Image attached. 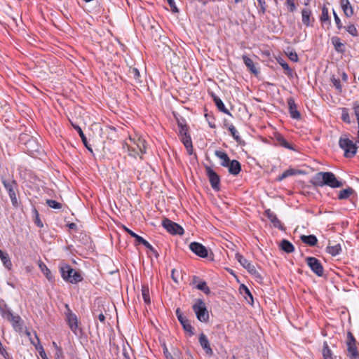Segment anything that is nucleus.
I'll return each mask as SVG.
<instances>
[{"label": "nucleus", "mask_w": 359, "mask_h": 359, "mask_svg": "<svg viewBox=\"0 0 359 359\" xmlns=\"http://www.w3.org/2000/svg\"><path fill=\"white\" fill-rule=\"evenodd\" d=\"M124 230L130 234L132 237L135 238V242L137 244H142L144 245L147 249L149 250H153V247L149 244L148 241H147L145 239H144L142 237L138 236L137 233L129 229L128 228L124 226Z\"/></svg>", "instance_id": "16"}, {"label": "nucleus", "mask_w": 359, "mask_h": 359, "mask_svg": "<svg viewBox=\"0 0 359 359\" xmlns=\"http://www.w3.org/2000/svg\"><path fill=\"white\" fill-rule=\"evenodd\" d=\"M126 146L128 147V154L130 156L136 158V156L140 154V151H137L136 149H134L133 145H128L126 144Z\"/></svg>", "instance_id": "46"}, {"label": "nucleus", "mask_w": 359, "mask_h": 359, "mask_svg": "<svg viewBox=\"0 0 359 359\" xmlns=\"http://www.w3.org/2000/svg\"><path fill=\"white\" fill-rule=\"evenodd\" d=\"M306 262L314 273L320 277L323 276L324 269L323 265L318 259L313 257H308L306 258Z\"/></svg>", "instance_id": "9"}, {"label": "nucleus", "mask_w": 359, "mask_h": 359, "mask_svg": "<svg viewBox=\"0 0 359 359\" xmlns=\"http://www.w3.org/2000/svg\"><path fill=\"white\" fill-rule=\"evenodd\" d=\"M73 127L77 130V132L79 134V136L81 137L82 142L85 147L88 149V151H90L91 153H93V149L90 147V145L88 144L86 137L85 136L82 129L79 126H76L72 123Z\"/></svg>", "instance_id": "26"}, {"label": "nucleus", "mask_w": 359, "mask_h": 359, "mask_svg": "<svg viewBox=\"0 0 359 359\" xmlns=\"http://www.w3.org/2000/svg\"><path fill=\"white\" fill-rule=\"evenodd\" d=\"M287 173L285 171V172H283L282 173V175H280V176L278 177L277 180H278V181H282V180H283L285 178H286V177H287Z\"/></svg>", "instance_id": "60"}, {"label": "nucleus", "mask_w": 359, "mask_h": 359, "mask_svg": "<svg viewBox=\"0 0 359 359\" xmlns=\"http://www.w3.org/2000/svg\"><path fill=\"white\" fill-rule=\"evenodd\" d=\"M243 60L246 67L252 73H253L255 75H257L259 73L258 70L255 67L253 61L250 57H248L246 55H243Z\"/></svg>", "instance_id": "27"}, {"label": "nucleus", "mask_w": 359, "mask_h": 359, "mask_svg": "<svg viewBox=\"0 0 359 359\" xmlns=\"http://www.w3.org/2000/svg\"><path fill=\"white\" fill-rule=\"evenodd\" d=\"M0 258L4 266L8 269H11V267L12 266V263L8 253L4 252L1 255H0Z\"/></svg>", "instance_id": "37"}, {"label": "nucleus", "mask_w": 359, "mask_h": 359, "mask_svg": "<svg viewBox=\"0 0 359 359\" xmlns=\"http://www.w3.org/2000/svg\"><path fill=\"white\" fill-rule=\"evenodd\" d=\"M348 338L350 339L349 341L355 342V340L353 334L351 332H348Z\"/></svg>", "instance_id": "63"}, {"label": "nucleus", "mask_w": 359, "mask_h": 359, "mask_svg": "<svg viewBox=\"0 0 359 359\" xmlns=\"http://www.w3.org/2000/svg\"><path fill=\"white\" fill-rule=\"evenodd\" d=\"M236 259L237 261L241 264V265L248 270V271L252 274L254 275L257 278H261L260 275L257 272L255 265L252 264L250 262H249L243 256H242L239 253L236 254Z\"/></svg>", "instance_id": "10"}, {"label": "nucleus", "mask_w": 359, "mask_h": 359, "mask_svg": "<svg viewBox=\"0 0 359 359\" xmlns=\"http://www.w3.org/2000/svg\"><path fill=\"white\" fill-rule=\"evenodd\" d=\"M239 290H240V292L241 294H245L246 296L245 297V298H247V297H249V298L250 299V300L252 302L253 301V297H252V295L250 291V290L243 284H242L241 286H240V288H239Z\"/></svg>", "instance_id": "41"}, {"label": "nucleus", "mask_w": 359, "mask_h": 359, "mask_svg": "<svg viewBox=\"0 0 359 359\" xmlns=\"http://www.w3.org/2000/svg\"><path fill=\"white\" fill-rule=\"evenodd\" d=\"M163 353L167 359H172V356L169 353V351L165 346H164V348H163Z\"/></svg>", "instance_id": "58"}, {"label": "nucleus", "mask_w": 359, "mask_h": 359, "mask_svg": "<svg viewBox=\"0 0 359 359\" xmlns=\"http://www.w3.org/2000/svg\"><path fill=\"white\" fill-rule=\"evenodd\" d=\"M205 170L212 188L215 191H219L220 183L219 176L210 167H206Z\"/></svg>", "instance_id": "13"}, {"label": "nucleus", "mask_w": 359, "mask_h": 359, "mask_svg": "<svg viewBox=\"0 0 359 359\" xmlns=\"http://www.w3.org/2000/svg\"><path fill=\"white\" fill-rule=\"evenodd\" d=\"M349 5H351V4H350V2L348 0H341V7H343L344 6H349Z\"/></svg>", "instance_id": "61"}, {"label": "nucleus", "mask_w": 359, "mask_h": 359, "mask_svg": "<svg viewBox=\"0 0 359 359\" xmlns=\"http://www.w3.org/2000/svg\"><path fill=\"white\" fill-rule=\"evenodd\" d=\"M264 215L268 217L273 226L278 229H283L282 224L278 219L276 214L273 212L270 209L266 210Z\"/></svg>", "instance_id": "19"}, {"label": "nucleus", "mask_w": 359, "mask_h": 359, "mask_svg": "<svg viewBox=\"0 0 359 359\" xmlns=\"http://www.w3.org/2000/svg\"><path fill=\"white\" fill-rule=\"evenodd\" d=\"M227 168L229 172L233 175H237L241 170V165L237 160H232Z\"/></svg>", "instance_id": "20"}, {"label": "nucleus", "mask_w": 359, "mask_h": 359, "mask_svg": "<svg viewBox=\"0 0 359 359\" xmlns=\"http://www.w3.org/2000/svg\"><path fill=\"white\" fill-rule=\"evenodd\" d=\"M339 145L344 151V156L346 158H351L355 155L356 144L348 138L341 137L339 140Z\"/></svg>", "instance_id": "4"}, {"label": "nucleus", "mask_w": 359, "mask_h": 359, "mask_svg": "<svg viewBox=\"0 0 359 359\" xmlns=\"http://www.w3.org/2000/svg\"><path fill=\"white\" fill-rule=\"evenodd\" d=\"M331 41L336 51L340 53H343L345 51L344 45L340 41V39L339 37L333 36Z\"/></svg>", "instance_id": "25"}, {"label": "nucleus", "mask_w": 359, "mask_h": 359, "mask_svg": "<svg viewBox=\"0 0 359 359\" xmlns=\"http://www.w3.org/2000/svg\"><path fill=\"white\" fill-rule=\"evenodd\" d=\"M197 319L201 322H207L209 319V314L203 300L198 299L192 306Z\"/></svg>", "instance_id": "5"}, {"label": "nucleus", "mask_w": 359, "mask_h": 359, "mask_svg": "<svg viewBox=\"0 0 359 359\" xmlns=\"http://www.w3.org/2000/svg\"><path fill=\"white\" fill-rule=\"evenodd\" d=\"M354 190L351 187H348L345 189L341 190L339 193L338 198L340 200L347 199L352 195Z\"/></svg>", "instance_id": "31"}, {"label": "nucleus", "mask_w": 359, "mask_h": 359, "mask_svg": "<svg viewBox=\"0 0 359 359\" xmlns=\"http://www.w3.org/2000/svg\"><path fill=\"white\" fill-rule=\"evenodd\" d=\"M301 240L302 241L309 245V246H315L318 243V239L316 236L314 235H309V236H305L302 235L301 236Z\"/></svg>", "instance_id": "22"}, {"label": "nucleus", "mask_w": 359, "mask_h": 359, "mask_svg": "<svg viewBox=\"0 0 359 359\" xmlns=\"http://www.w3.org/2000/svg\"><path fill=\"white\" fill-rule=\"evenodd\" d=\"M65 307L67 308L66 312V320L68 323V325L71 330L75 334H77L78 330V318L76 316L72 313V311L69 308V306L66 304Z\"/></svg>", "instance_id": "11"}, {"label": "nucleus", "mask_w": 359, "mask_h": 359, "mask_svg": "<svg viewBox=\"0 0 359 359\" xmlns=\"http://www.w3.org/2000/svg\"><path fill=\"white\" fill-rule=\"evenodd\" d=\"M331 81H332V82L333 83V86L336 88V89L339 92H341L342 86L341 85L340 80L339 79H336L334 77H332Z\"/></svg>", "instance_id": "49"}, {"label": "nucleus", "mask_w": 359, "mask_h": 359, "mask_svg": "<svg viewBox=\"0 0 359 359\" xmlns=\"http://www.w3.org/2000/svg\"><path fill=\"white\" fill-rule=\"evenodd\" d=\"M162 225L171 234L182 235L184 233V229L180 225L168 218L162 221Z\"/></svg>", "instance_id": "8"}, {"label": "nucleus", "mask_w": 359, "mask_h": 359, "mask_svg": "<svg viewBox=\"0 0 359 359\" xmlns=\"http://www.w3.org/2000/svg\"><path fill=\"white\" fill-rule=\"evenodd\" d=\"M348 356L351 358H356L358 356L355 342L348 341Z\"/></svg>", "instance_id": "29"}, {"label": "nucleus", "mask_w": 359, "mask_h": 359, "mask_svg": "<svg viewBox=\"0 0 359 359\" xmlns=\"http://www.w3.org/2000/svg\"><path fill=\"white\" fill-rule=\"evenodd\" d=\"M323 356L324 359H334L327 341L323 343Z\"/></svg>", "instance_id": "34"}, {"label": "nucleus", "mask_w": 359, "mask_h": 359, "mask_svg": "<svg viewBox=\"0 0 359 359\" xmlns=\"http://www.w3.org/2000/svg\"><path fill=\"white\" fill-rule=\"evenodd\" d=\"M68 226L71 229H76V224L75 223H70L68 224Z\"/></svg>", "instance_id": "64"}, {"label": "nucleus", "mask_w": 359, "mask_h": 359, "mask_svg": "<svg viewBox=\"0 0 359 359\" xmlns=\"http://www.w3.org/2000/svg\"><path fill=\"white\" fill-rule=\"evenodd\" d=\"M36 348L39 350V355L41 357L42 359H48L43 348L41 346L40 348Z\"/></svg>", "instance_id": "55"}, {"label": "nucleus", "mask_w": 359, "mask_h": 359, "mask_svg": "<svg viewBox=\"0 0 359 359\" xmlns=\"http://www.w3.org/2000/svg\"><path fill=\"white\" fill-rule=\"evenodd\" d=\"M180 276H181V272L180 271H178L175 269L172 270L171 278L175 283H177L179 282L178 278Z\"/></svg>", "instance_id": "48"}, {"label": "nucleus", "mask_w": 359, "mask_h": 359, "mask_svg": "<svg viewBox=\"0 0 359 359\" xmlns=\"http://www.w3.org/2000/svg\"><path fill=\"white\" fill-rule=\"evenodd\" d=\"M60 273L65 280L72 284L77 283L83 279L81 273L76 271L69 264H62L60 266Z\"/></svg>", "instance_id": "2"}, {"label": "nucleus", "mask_w": 359, "mask_h": 359, "mask_svg": "<svg viewBox=\"0 0 359 359\" xmlns=\"http://www.w3.org/2000/svg\"><path fill=\"white\" fill-rule=\"evenodd\" d=\"M98 319L102 322V323H104V320H105V316L104 315L101 313L98 315Z\"/></svg>", "instance_id": "62"}, {"label": "nucleus", "mask_w": 359, "mask_h": 359, "mask_svg": "<svg viewBox=\"0 0 359 359\" xmlns=\"http://www.w3.org/2000/svg\"><path fill=\"white\" fill-rule=\"evenodd\" d=\"M333 15H334V21H335L337 28L339 29H341L343 27V26H342V23L341 22L340 18H339V16L337 15V14L335 13L334 11H333Z\"/></svg>", "instance_id": "50"}, {"label": "nucleus", "mask_w": 359, "mask_h": 359, "mask_svg": "<svg viewBox=\"0 0 359 359\" xmlns=\"http://www.w3.org/2000/svg\"><path fill=\"white\" fill-rule=\"evenodd\" d=\"M280 247L282 250L287 253H291L294 250L293 245L287 240L283 239L280 243Z\"/></svg>", "instance_id": "28"}, {"label": "nucleus", "mask_w": 359, "mask_h": 359, "mask_svg": "<svg viewBox=\"0 0 359 359\" xmlns=\"http://www.w3.org/2000/svg\"><path fill=\"white\" fill-rule=\"evenodd\" d=\"M343 9V11L344 13V15L347 18H350L353 14V9L351 5L349 6H344L341 7Z\"/></svg>", "instance_id": "43"}, {"label": "nucleus", "mask_w": 359, "mask_h": 359, "mask_svg": "<svg viewBox=\"0 0 359 359\" xmlns=\"http://www.w3.org/2000/svg\"><path fill=\"white\" fill-rule=\"evenodd\" d=\"M198 339L201 347L205 350V353L209 355H212L213 354V351L210 346L207 337L203 333H201Z\"/></svg>", "instance_id": "18"}, {"label": "nucleus", "mask_w": 359, "mask_h": 359, "mask_svg": "<svg viewBox=\"0 0 359 359\" xmlns=\"http://www.w3.org/2000/svg\"><path fill=\"white\" fill-rule=\"evenodd\" d=\"M279 142H280V144L283 147H285V148H287V149H292V147H291V145L290 144V143H289L288 142H287L284 138H283V137H282V138H280V139L279 140Z\"/></svg>", "instance_id": "52"}, {"label": "nucleus", "mask_w": 359, "mask_h": 359, "mask_svg": "<svg viewBox=\"0 0 359 359\" xmlns=\"http://www.w3.org/2000/svg\"><path fill=\"white\" fill-rule=\"evenodd\" d=\"M3 316L10 321L15 330L22 329V320L20 316H14L10 310H5L2 313Z\"/></svg>", "instance_id": "12"}, {"label": "nucleus", "mask_w": 359, "mask_h": 359, "mask_svg": "<svg viewBox=\"0 0 359 359\" xmlns=\"http://www.w3.org/2000/svg\"><path fill=\"white\" fill-rule=\"evenodd\" d=\"M179 134L181 136V140L185 146L189 155L193 153V146L190 135L188 134V126L178 123Z\"/></svg>", "instance_id": "6"}, {"label": "nucleus", "mask_w": 359, "mask_h": 359, "mask_svg": "<svg viewBox=\"0 0 359 359\" xmlns=\"http://www.w3.org/2000/svg\"><path fill=\"white\" fill-rule=\"evenodd\" d=\"M341 250L340 244H337L333 246H327V252L332 255V256H336L339 254L340 251Z\"/></svg>", "instance_id": "35"}, {"label": "nucleus", "mask_w": 359, "mask_h": 359, "mask_svg": "<svg viewBox=\"0 0 359 359\" xmlns=\"http://www.w3.org/2000/svg\"><path fill=\"white\" fill-rule=\"evenodd\" d=\"M189 249L196 255L202 258L208 257V250L201 243L192 242L189 244Z\"/></svg>", "instance_id": "14"}, {"label": "nucleus", "mask_w": 359, "mask_h": 359, "mask_svg": "<svg viewBox=\"0 0 359 359\" xmlns=\"http://www.w3.org/2000/svg\"><path fill=\"white\" fill-rule=\"evenodd\" d=\"M353 109H354V113L356 116V118L358 119L359 118V103H358L357 102L353 103Z\"/></svg>", "instance_id": "57"}, {"label": "nucleus", "mask_w": 359, "mask_h": 359, "mask_svg": "<svg viewBox=\"0 0 359 359\" xmlns=\"http://www.w3.org/2000/svg\"><path fill=\"white\" fill-rule=\"evenodd\" d=\"M128 76L130 78L134 79L135 82L137 83H141L142 81L140 79V74L139 70L135 67H130L128 70Z\"/></svg>", "instance_id": "24"}, {"label": "nucleus", "mask_w": 359, "mask_h": 359, "mask_svg": "<svg viewBox=\"0 0 359 359\" xmlns=\"http://www.w3.org/2000/svg\"><path fill=\"white\" fill-rule=\"evenodd\" d=\"M215 154L217 157H218L219 158H220L222 160V162H221L222 166L226 167V168H227L229 166V163H231V161L230 160L228 155L225 152H224L222 151L217 150V151H215Z\"/></svg>", "instance_id": "21"}, {"label": "nucleus", "mask_w": 359, "mask_h": 359, "mask_svg": "<svg viewBox=\"0 0 359 359\" xmlns=\"http://www.w3.org/2000/svg\"><path fill=\"white\" fill-rule=\"evenodd\" d=\"M2 184L6 189L14 207H18L19 202L17 199L16 192L18 191V184L13 180H2Z\"/></svg>", "instance_id": "3"}, {"label": "nucleus", "mask_w": 359, "mask_h": 359, "mask_svg": "<svg viewBox=\"0 0 359 359\" xmlns=\"http://www.w3.org/2000/svg\"><path fill=\"white\" fill-rule=\"evenodd\" d=\"M258 4L260 6L261 11L262 13H264L266 10V5L264 0H257Z\"/></svg>", "instance_id": "51"}, {"label": "nucleus", "mask_w": 359, "mask_h": 359, "mask_svg": "<svg viewBox=\"0 0 359 359\" xmlns=\"http://www.w3.org/2000/svg\"><path fill=\"white\" fill-rule=\"evenodd\" d=\"M287 4L290 6V11L293 12L295 10L294 0H287Z\"/></svg>", "instance_id": "59"}, {"label": "nucleus", "mask_w": 359, "mask_h": 359, "mask_svg": "<svg viewBox=\"0 0 359 359\" xmlns=\"http://www.w3.org/2000/svg\"><path fill=\"white\" fill-rule=\"evenodd\" d=\"M320 20L322 23H327L328 26L330 25V20L328 15V9L325 6H323L322 8V13L320 18Z\"/></svg>", "instance_id": "33"}, {"label": "nucleus", "mask_w": 359, "mask_h": 359, "mask_svg": "<svg viewBox=\"0 0 359 359\" xmlns=\"http://www.w3.org/2000/svg\"><path fill=\"white\" fill-rule=\"evenodd\" d=\"M20 141L24 142L25 146V150L29 154H34L35 152H38L39 150V144L36 140L32 137L27 134H22L20 137Z\"/></svg>", "instance_id": "7"}, {"label": "nucleus", "mask_w": 359, "mask_h": 359, "mask_svg": "<svg viewBox=\"0 0 359 359\" xmlns=\"http://www.w3.org/2000/svg\"><path fill=\"white\" fill-rule=\"evenodd\" d=\"M167 1L169 4L172 12H174V13L178 12V9L175 6L174 0H167Z\"/></svg>", "instance_id": "56"}, {"label": "nucleus", "mask_w": 359, "mask_h": 359, "mask_svg": "<svg viewBox=\"0 0 359 359\" xmlns=\"http://www.w3.org/2000/svg\"><path fill=\"white\" fill-rule=\"evenodd\" d=\"M279 63L282 66V67L285 70V74L288 76H292V71L291 68L289 67L288 64L284 62L283 60L280 61Z\"/></svg>", "instance_id": "47"}, {"label": "nucleus", "mask_w": 359, "mask_h": 359, "mask_svg": "<svg viewBox=\"0 0 359 359\" xmlns=\"http://www.w3.org/2000/svg\"><path fill=\"white\" fill-rule=\"evenodd\" d=\"M46 204L50 208H53V209H60L62 207V203L57 202L56 201L52 200V199H47Z\"/></svg>", "instance_id": "42"}, {"label": "nucleus", "mask_w": 359, "mask_h": 359, "mask_svg": "<svg viewBox=\"0 0 359 359\" xmlns=\"http://www.w3.org/2000/svg\"><path fill=\"white\" fill-rule=\"evenodd\" d=\"M229 130L230 131L231 133V135L233 136V137L234 138V140L238 142V143H241V138L240 137V136L238 135V132L236 129V128L233 126V125H230L229 126Z\"/></svg>", "instance_id": "40"}, {"label": "nucleus", "mask_w": 359, "mask_h": 359, "mask_svg": "<svg viewBox=\"0 0 359 359\" xmlns=\"http://www.w3.org/2000/svg\"><path fill=\"white\" fill-rule=\"evenodd\" d=\"M289 58L293 62H297L299 60L298 55L296 52L291 51L288 55Z\"/></svg>", "instance_id": "54"}, {"label": "nucleus", "mask_w": 359, "mask_h": 359, "mask_svg": "<svg viewBox=\"0 0 359 359\" xmlns=\"http://www.w3.org/2000/svg\"><path fill=\"white\" fill-rule=\"evenodd\" d=\"M176 315H177V317L179 321L180 322L181 325H182L184 330L185 331L189 332V334L191 335H193L194 334L193 327L191 325L189 320L183 316L180 309H177L176 310Z\"/></svg>", "instance_id": "15"}, {"label": "nucleus", "mask_w": 359, "mask_h": 359, "mask_svg": "<svg viewBox=\"0 0 359 359\" xmlns=\"http://www.w3.org/2000/svg\"><path fill=\"white\" fill-rule=\"evenodd\" d=\"M134 144H136V147L141 154L140 158H142V155L146 153V142L141 138H138L136 142L134 141Z\"/></svg>", "instance_id": "30"}, {"label": "nucleus", "mask_w": 359, "mask_h": 359, "mask_svg": "<svg viewBox=\"0 0 359 359\" xmlns=\"http://www.w3.org/2000/svg\"><path fill=\"white\" fill-rule=\"evenodd\" d=\"M212 98H213V100L215 103V105L217 106V109L224 113V114H229V115H231L230 112L229 111V110L225 107L223 102L222 101V100L220 98H219L217 96L215 95L214 94L212 95Z\"/></svg>", "instance_id": "23"}, {"label": "nucleus", "mask_w": 359, "mask_h": 359, "mask_svg": "<svg viewBox=\"0 0 359 359\" xmlns=\"http://www.w3.org/2000/svg\"><path fill=\"white\" fill-rule=\"evenodd\" d=\"M142 295L144 299V302L147 304H149L151 302L150 297H149V287L146 285H143L142 287Z\"/></svg>", "instance_id": "36"}, {"label": "nucleus", "mask_w": 359, "mask_h": 359, "mask_svg": "<svg viewBox=\"0 0 359 359\" xmlns=\"http://www.w3.org/2000/svg\"><path fill=\"white\" fill-rule=\"evenodd\" d=\"M341 119L343 121L347 123H351V119L348 114V111L346 108H342Z\"/></svg>", "instance_id": "44"}, {"label": "nucleus", "mask_w": 359, "mask_h": 359, "mask_svg": "<svg viewBox=\"0 0 359 359\" xmlns=\"http://www.w3.org/2000/svg\"><path fill=\"white\" fill-rule=\"evenodd\" d=\"M310 182L315 187L326 185L332 188H338L343 186V183L339 181L334 174L331 172H319L312 177Z\"/></svg>", "instance_id": "1"}, {"label": "nucleus", "mask_w": 359, "mask_h": 359, "mask_svg": "<svg viewBox=\"0 0 359 359\" xmlns=\"http://www.w3.org/2000/svg\"><path fill=\"white\" fill-rule=\"evenodd\" d=\"M344 29H346V31L347 32H348L353 36H358V30L353 24H350V25L344 27Z\"/></svg>", "instance_id": "39"}, {"label": "nucleus", "mask_w": 359, "mask_h": 359, "mask_svg": "<svg viewBox=\"0 0 359 359\" xmlns=\"http://www.w3.org/2000/svg\"><path fill=\"white\" fill-rule=\"evenodd\" d=\"M311 14V12L309 9H303L302 11V22L306 26H310L311 25L310 19Z\"/></svg>", "instance_id": "32"}, {"label": "nucleus", "mask_w": 359, "mask_h": 359, "mask_svg": "<svg viewBox=\"0 0 359 359\" xmlns=\"http://www.w3.org/2000/svg\"><path fill=\"white\" fill-rule=\"evenodd\" d=\"M196 287L198 290L203 291L206 294H209L210 293V288L207 286L206 282L203 280L199 281L196 285Z\"/></svg>", "instance_id": "38"}, {"label": "nucleus", "mask_w": 359, "mask_h": 359, "mask_svg": "<svg viewBox=\"0 0 359 359\" xmlns=\"http://www.w3.org/2000/svg\"><path fill=\"white\" fill-rule=\"evenodd\" d=\"M39 266L41 269V270L44 272V273L46 274V277L48 279H50V278L49 277V274H50V270L46 267V266L45 264H40Z\"/></svg>", "instance_id": "53"}, {"label": "nucleus", "mask_w": 359, "mask_h": 359, "mask_svg": "<svg viewBox=\"0 0 359 359\" xmlns=\"http://www.w3.org/2000/svg\"><path fill=\"white\" fill-rule=\"evenodd\" d=\"M34 212V223L35 224L39 227V228H42L43 226V222H41V220L39 218V214L38 212V211L36 210V209H34L33 210Z\"/></svg>", "instance_id": "45"}, {"label": "nucleus", "mask_w": 359, "mask_h": 359, "mask_svg": "<svg viewBox=\"0 0 359 359\" xmlns=\"http://www.w3.org/2000/svg\"><path fill=\"white\" fill-rule=\"evenodd\" d=\"M287 104L291 117L294 119H299L301 118V114L297 109V104L294 102V98H288Z\"/></svg>", "instance_id": "17"}]
</instances>
